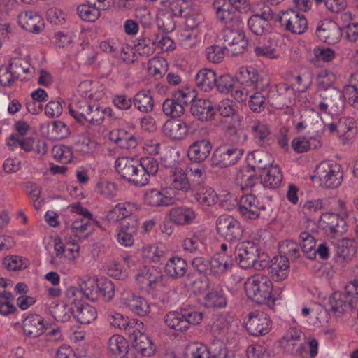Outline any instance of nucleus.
<instances>
[{
    "label": "nucleus",
    "mask_w": 358,
    "mask_h": 358,
    "mask_svg": "<svg viewBox=\"0 0 358 358\" xmlns=\"http://www.w3.org/2000/svg\"><path fill=\"white\" fill-rule=\"evenodd\" d=\"M140 226L138 217H132L122 220L117 229V241L122 246L131 247L134 243V236L137 234Z\"/></svg>",
    "instance_id": "16"
},
{
    "label": "nucleus",
    "mask_w": 358,
    "mask_h": 358,
    "mask_svg": "<svg viewBox=\"0 0 358 358\" xmlns=\"http://www.w3.org/2000/svg\"><path fill=\"white\" fill-rule=\"evenodd\" d=\"M268 88L250 91L245 87H239L233 92V97L240 102H245L249 98V108L254 112L260 113L264 110L268 101Z\"/></svg>",
    "instance_id": "11"
},
{
    "label": "nucleus",
    "mask_w": 358,
    "mask_h": 358,
    "mask_svg": "<svg viewBox=\"0 0 358 358\" xmlns=\"http://www.w3.org/2000/svg\"><path fill=\"white\" fill-rule=\"evenodd\" d=\"M187 358H209L210 354L206 345L200 343L189 344L186 350Z\"/></svg>",
    "instance_id": "64"
},
{
    "label": "nucleus",
    "mask_w": 358,
    "mask_h": 358,
    "mask_svg": "<svg viewBox=\"0 0 358 358\" xmlns=\"http://www.w3.org/2000/svg\"><path fill=\"white\" fill-rule=\"evenodd\" d=\"M336 252L343 259H351L356 252L354 241L349 238L338 240L336 243Z\"/></svg>",
    "instance_id": "53"
},
{
    "label": "nucleus",
    "mask_w": 358,
    "mask_h": 358,
    "mask_svg": "<svg viewBox=\"0 0 358 358\" xmlns=\"http://www.w3.org/2000/svg\"><path fill=\"white\" fill-rule=\"evenodd\" d=\"M92 104L87 99H79L76 97L69 106L71 115L78 122L85 123L90 112Z\"/></svg>",
    "instance_id": "35"
},
{
    "label": "nucleus",
    "mask_w": 358,
    "mask_h": 358,
    "mask_svg": "<svg viewBox=\"0 0 358 358\" xmlns=\"http://www.w3.org/2000/svg\"><path fill=\"white\" fill-rule=\"evenodd\" d=\"M110 139L119 147L124 149L134 148L137 145V139L134 134L124 129L111 131L110 133Z\"/></svg>",
    "instance_id": "36"
},
{
    "label": "nucleus",
    "mask_w": 358,
    "mask_h": 358,
    "mask_svg": "<svg viewBox=\"0 0 358 358\" xmlns=\"http://www.w3.org/2000/svg\"><path fill=\"white\" fill-rule=\"evenodd\" d=\"M245 323L248 332L254 336H261L268 334L273 325L270 316L267 313L259 310L249 313Z\"/></svg>",
    "instance_id": "12"
},
{
    "label": "nucleus",
    "mask_w": 358,
    "mask_h": 358,
    "mask_svg": "<svg viewBox=\"0 0 358 358\" xmlns=\"http://www.w3.org/2000/svg\"><path fill=\"white\" fill-rule=\"evenodd\" d=\"M244 150L227 145L217 147L213 153L212 165L213 166L227 167L236 164L243 156Z\"/></svg>",
    "instance_id": "15"
},
{
    "label": "nucleus",
    "mask_w": 358,
    "mask_h": 358,
    "mask_svg": "<svg viewBox=\"0 0 358 358\" xmlns=\"http://www.w3.org/2000/svg\"><path fill=\"white\" fill-rule=\"evenodd\" d=\"M107 349L112 355L123 358L128 352L129 345L122 336L114 334L108 339Z\"/></svg>",
    "instance_id": "42"
},
{
    "label": "nucleus",
    "mask_w": 358,
    "mask_h": 358,
    "mask_svg": "<svg viewBox=\"0 0 358 358\" xmlns=\"http://www.w3.org/2000/svg\"><path fill=\"white\" fill-rule=\"evenodd\" d=\"M133 347L142 356L150 357L154 353V348L150 339L145 335L140 336L133 341Z\"/></svg>",
    "instance_id": "58"
},
{
    "label": "nucleus",
    "mask_w": 358,
    "mask_h": 358,
    "mask_svg": "<svg viewBox=\"0 0 358 358\" xmlns=\"http://www.w3.org/2000/svg\"><path fill=\"white\" fill-rule=\"evenodd\" d=\"M52 153L54 158L62 164L70 162L73 158L71 148L63 144L55 145L52 149Z\"/></svg>",
    "instance_id": "61"
},
{
    "label": "nucleus",
    "mask_w": 358,
    "mask_h": 358,
    "mask_svg": "<svg viewBox=\"0 0 358 358\" xmlns=\"http://www.w3.org/2000/svg\"><path fill=\"white\" fill-rule=\"evenodd\" d=\"M213 8L216 11V17L221 22L228 24L232 21L234 25H236V20H239L236 17V11L225 3V0H214Z\"/></svg>",
    "instance_id": "37"
},
{
    "label": "nucleus",
    "mask_w": 358,
    "mask_h": 358,
    "mask_svg": "<svg viewBox=\"0 0 358 358\" xmlns=\"http://www.w3.org/2000/svg\"><path fill=\"white\" fill-rule=\"evenodd\" d=\"M271 278L276 281L285 280L289 271V263L287 257L276 256L271 259L268 268Z\"/></svg>",
    "instance_id": "33"
},
{
    "label": "nucleus",
    "mask_w": 358,
    "mask_h": 358,
    "mask_svg": "<svg viewBox=\"0 0 358 358\" xmlns=\"http://www.w3.org/2000/svg\"><path fill=\"white\" fill-rule=\"evenodd\" d=\"M24 333L29 336L37 337L41 335L45 328L44 319L39 315L31 314L23 320Z\"/></svg>",
    "instance_id": "32"
},
{
    "label": "nucleus",
    "mask_w": 358,
    "mask_h": 358,
    "mask_svg": "<svg viewBox=\"0 0 358 358\" xmlns=\"http://www.w3.org/2000/svg\"><path fill=\"white\" fill-rule=\"evenodd\" d=\"M187 264L182 258L175 256L169 258L165 264L164 271L172 278H178L185 275Z\"/></svg>",
    "instance_id": "39"
},
{
    "label": "nucleus",
    "mask_w": 358,
    "mask_h": 358,
    "mask_svg": "<svg viewBox=\"0 0 358 358\" xmlns=\"http://www.w3.org/2000/svg\"><path fill=\"white\" fill-rule=\"evenodd\" d=\"M170 185L172 188L187 192L190 189V183L187 173L181 169L176 167L170 176Z\"/></svg>",
    "instance_id": "45"
},
{
    "label": "nucleus",
    "mask_w": 358,
    "mask_h": 358,
    "mask_svg": "<svg viewBox=\"0 0 358 358\" xmlns=\"http://www.w3.org/2000/svg\"><path fill=\"white\" fill-rule=\"evenodd\" d=\"M120 292L119 305L123 308L128 309L140 317L147 315L150 307L148 302L142 296L134 294L125 287L117 289Z\"/></svg>",
    "instance_id": "10"
},
{
    "label": "nucleus",
    "mask_w": 358,
    "mask_h": 358,
    "mask_svg": "<svg viewBox=\"0 0 358 358\" xmlns=\"http://www.w3.org/2000/svg\"><path fill=\"white\" fill-rule=\"evenodd\" d=\"M162 275L154 266H143L136 275V281L140 289L150 292L160 282Z\"/></svg>",
    "instance_id": "19"
},
{
    "label": "nucleus",
    "mask_w": 358,
    "mask_h": 358,
    "mask_svg": "<svg viewBox=\"0 0 358 358\" xmlns=\"http://www.w3.org/2000/svg\"><path fill=\"white\" fill-rule=\"evenodd\" d=\"M204 242L205 239L201 234L195 233L183 240L182 248L187 252L197 254L205 249Z\"/></svg>",
    "instance_id": "47"
},
{
    "label": "nucleus",
    "mask_w": 358,
    "mask_h": 358,
    "mask_svg": "<svg viewBox=\"0 0 358 358\" xmlns=\"http://www.w3.org/2000/svg\"><path fill=\"white\" fill-rule=\"evenodd\" d=\"M267 206L260 202L259 199L252 194L243 195L239 201L238 210L241 215L245 220H256L260 217H265L264 211Z\"/></svg>",
    "instance_id": "13"
},
{
    "label": "nucleus",
    "mask_w": 358,
    "mask_h": 358,
    "mask_svg": "<svg viewBox=\"0 0 358 358\" xmlns=\"http://www.w3.org/2000/svg\"><path fill=\"white\" fill-rule=\"evenodd\" d=\"M191 2V0H162L161 4L162 8L170 12L173 16L182 17Z\"/></svg>",
    "instance_id": "46"
},
{
    "label": "nucleus",
    "mask_w": 358,
    "mask_h": 358,
    "mask_svg": "<svg viewBox=\"0 0 358 358\" xmlns=\"http://www.w3.org/2000/svg\"><path fill=\"white\" fill-rule=\"evenodd\" d=\"M357 131V122L354 117H343L338 121V136L353 137Z\"/></svg>",
    "instance_id": "54"
},
{
    "label": "nucleus",
    "mask_w": 358,
    "mask_h": 358,
    "mask_svg": "<svg viewBox=\"0 0 358 358\" xmlns=\"http://www.w3.org/2000/svg\"><path fill=\"white\" fill-rule=\"evenodd\" d=\"M194 199L203 207L214 205L217 201L216 192L210 187H201L199 188L194 194Z\"/></svg>",
    "instance_id": "51"
},
{
    "label": "nucleus",
    "mask_w": 358,
    "mask_h": 358,
    "mask_svg": "<svg viewBox=\"0 0 358 358\" xmlns=\"http://www.w3.org/2000/svg\"><path fill=\"white\" fill-rule=\"evenodd\" d=\"M310 107L313 110L322 112L330 116L341 114L345 108V97L341 90L331 87L328 91L310 94Z\"/></svg>",
    "instance_id": "1"
},
{
    "label": "nucleus",
    "mask_w": 358,
    "mask_h": 358,
    "mask_svg": "<svg viewBox=\"0 0 358 358\" xmlns=\"http://www.w3.org/2000/svg\"><path fill=\"white\" fill-rule=\"evenodd\" d=\"M179 45L186 50H190L198 46L201 41V31L185 29L178 36Z\"/></svg>",
    "instance_id": "43"
},
{
    "label": "nucleus",
    "mask_w": 358,
    "mask_h": 358,
    "mask_svg": "<svg viewBox=\"0 0 358 358\" xmlns=\"http://www.w3.org/2000/svg\"><path fill=\"white\" fill-rule=\"evenodd\" d=\"M92 218L81 217L76 219L71 224L72 233L78 238H83L90 230Z\"/></svg>",
    "instance_id": "62"
},
{
    "label": "nucleus",
    "mask_w": 358,
    "mask_h": 358,
    "mask_svg": "<svg viewBox=\"0 0 358 358\" xmlns=\"http://www.w3.org/2000/svg\"><path fill=\"white\" fill-rule=\"evenodd\" d=\"M195 82L202 91L208 92L215 86V73L209 69H201L196 75Z\"/></svg>",
    "instance_id": "44"
},
{
    "label": "nucleus",
    "mask_w": 358,
    "mask_h": 358,
    "mask_svg": "<svg viewBox=\"0 0 358 358\" xmlns=\"http://www.w3.org/2000/svg\"><path fill=\"white\" fill-rule=\"evenodd\" d=\"M142 257L150 262H159L164 256V251L155 244H146L142 248Z\"/></svg>",
    "instance_id": "57"
},
{
    "label": "nucleus",
    "mask_w": 358,
    "mask_h": 358,
    "mask_svg": "<svg viewBox=\"0 0 358 358\" xmlns=\"http://www.w3.org/2000/svg\"><path fill=\"white\" fill-rule=\"evenodd\" d=\"M315 34L321 41L329 44L338 43L342 36L341 30L337 23L329 19L319 22Z\"/></svg>",
    "instance_id": "20"
},
{
    "label": "nucleus",
    "mask_w": 358,
    "mask_h": 358,
    "mask_svg": "<svg viewBox=\"0 0 358 358\" xmlns=\"http://www.w3.org/2000/svg\"><path fill=\"white\" fill-rule=\"evenodd\" d=\"M3 266L9 271H18L25 269L29 265L27 259L21 256L11 255L3 259Z\"/></svg>",
    "instance_id": "59"
},
{
    "label": "nucleus",
    "mask_w": 358,
    "mask_h": 358,
    "mask_svg": "<svg viewBox=\"0 0 358 358\" xmlns=\"http://www.w3.org/2000/svg\"><path fill=\"white\" fill-rule=\"evenodd\" d=\"M136 166H138V161L127 157H119L115 162V168L117 173L127 180L134 176V170H136Z\"/></svg>",
    "instance_id": "40"
},
{
    "label": "nucleus",
    "mask_w": 358,
    "mask_h": 358,
    "mask_svg": "<svg viewBox=\"0 0 358 358\" xmlns=\"http://www.w3.org/2000/svg\"><path fill=\"white\" fill-rule=\"evenodd\" d=\"M77 11L79 17L83 20L88 22L96 21L101 15V12L98 10L96 7L90 5L87 2L85 4L78 6Z\"/></svg>",
    "instance_id": "63"
},
{
    "label": "nucleus",
    "mask_w": 358,
    "mask_h": 358,
    "mask_svg": "<svg viewBox=\"0 0 358 358\" xmlns=\"http://www.w3.org/2000/svg\"><path fill=\"white\" fill-rule=\"evenodd\" d=\"M137 210L138 206L134 203H119L108 213L106 217L109 222H116L120 220H129L132 217H137L134 215Z\"/></svg>",
    "instance_id": "27"
},
{
    "label": "nucleus",
    "mask_w": 358,
    "mask_h": 358,
    "mask_svg": "<svg viewBox=\"0 0 358 358\" xmlns=\"http://www.w3.org/2000/svg\"><path fill=\"white\" fill-rule=\"evenodd\" d=\"M234 262L231 255L217 252L208 261L209 271L214 275H221L231 269Z\"/></svg>",
    "instance_id": "26"
},
{
    "label": "nucleus",
    "mask_w": 358,
    "mask_h": 358,
    "mask_svg": "<svg viewBox=\"0 0 358 358\" xmlns=\"http://www.w3.org/2000/svg\"><path fill=\"white\" fill-rule=\"evenodd\" d=\"M282 173L278 166H271L265 169L261 175V183L266 188L275 189L280 187Z\"/></svg>",
    "instance_id": "38"
},
{
    "label": "nucleus",
    "mask_w": 358,
    "mask_h": 358,
    "mask_svg": "<svg viewBox=\"0 0 358 358\" xmlns=\"http://www.w3.org/2000/svg\"><path fill=\"white\" fill-rule=\"evenodd\" d=\"M254 13L248 20V26L255 35H264L271 29V20L274 18L271 8L262 1H255L252 3Z\"/></svg>",
    "instance_id": "3"
},
{
    "label": "nucleus",
    "mask_w": 358,
    "mask_h": 358,
    "mask_svg": "<svg viewBox=\"0 0 358 358\" xmlns=\"http://www.w3.org/2000/svg\"><path fill=\"white\" fill-rule=\"evenodd\" d=\"M182 17L185 19L186 27L191 30L202 31L208 25L202 9L192 1Z\"/></svg>",
    "instance_id": "22"
},
{
    "label": "nucleus",
    "mask_w": 358,
    "mask_h": 358,
    "mask_svg": "<svg viewBox=\"0 0 358 358\" xmlns=\"http://www.w3.org/2000/svg\"><path fill=\"white\" fill-rule=\"evenodd\" d=\"M115 290V285L110 280L106 278L97 279L98 299H101L106 302L110 301L114 297Z\"/></svg>",
    "instance_id": "50"
},
{
    "label": "nucleus",
    "mask_w": 358,
    "mask_h": 358,
    "mask_svg": "<svg viewBox=\"0 0 358 358\" xmlns=\"http://www.w3.org/2000/svg\"><path fill=\"white\" fill-rule=\"evenodd\" d=\"M279 21L287 30L294 34H301L308 27L305 16L292 8L282 11Z\"/></svg>",
    "instance_id": "17"
},
{
    "label": "nucleus",
    "mask_w": 358,
    "mask_h": 358,
    "mask_svg": "<svg viewBox=\"0 0 358 358\" xmlns=\"http://www.w3.org/2000/svg\"><path fill=\"white\" fill-rule=\"evenodd\" d=\"M254 52L257 57H265L269 59H275L279 57L277 44L274 41H268L267 43L256 46Z\"/></svg>",
    "instance_id": "60"
},
{
    "label": "nucleus",
    "mask_w": 358,
    "mask_h": 358,
    "mask_svg": "<svg viewBox=\"0 0 358 358\" xmlns=\"http://www.w3.org/2000/svg\"><path fill=\"white\" fill-rule=\"evenodd\" d=\"M336 213H322L320 217V224L327 236L337 238L344 234L348 228V217L349 210L345 203L338 200Z\"/></svg>",
    "instance_id": "2"
},
{
    "label": "nucleus",
    "mask_w": 358,
    "mask_h": 358,
    "mask_svg": "<svg viewBox=\"0 0 358 358\" xmlns=\"http://www.w3.org/2000/svg\"><path fill=\"white\" fill-rule=\"evenodd\" d=\"M301 331L296 327L288 329L285 332L284 335L278 340L279 347L287 353L301 354Z\"/></svg>",
    "instance_id": "23"
},
{
    "label": "nucleus",
    "mask_w": 358,
    "mask_h": 358,
    "mask_svg": "<svg viewBox=\"0 0 358 358\" xmlns=\"http://www.w3.org/2000/svg\"><path fill=\"white\" fill-rule=\"evenodd\" d=\"M245 290L248 298L258 303H264L272 298L273 283L266 275L258 273L247 279Z\"/></svg>",
    "instance_id": "4"
},
{
    "label": "nucleus",
    "mask_w": 358,
    "mask_h": 358,
    "mask_svg": "<svg viewBox=\"0 0 358 358\" xmlns=\"http://www.w3.org/2000/svg\"><path fill=\"white\" fill-rule=\"evenodd\" d=\"M191 113L194 117L201 121L211 120L216 113L215 106L208 99H199L195 100L191 107Z\"/></svg>",
    "instance_id": "29"
},
{
    "label": "nucleus",
    "mask_w": 358,
    "mask_h": 358,
    "mask_svg": "<svg viewBox=\"0 0 358 358\" xmlns=\"http://www.w3.org/2000/svg\"><path fill=\"white\" fill-rule=\"evenodd\" d=\"M144 200L146 204L157 207L171 205L175 199L167 189H150L145 192Z\"/></svg>",
    "instance_id": "28"
},
{
    "label": "nucleus",
    "mask_w": 358,
    "mask_h": 358,
    "mask_svg": "<svg viewBox=\"0 0 358 358\" xmlns=\"http://www.w3.org/2000/svg\"><path fill=\"white\" fill-rule=\"evenodd\" d=\"M19 25L24 30L34 34L40 33L44 28V22L37 13L24 10L18 15Z\"/></svg>",
    "instance_id": "24"
},
{
    "label": "nucleus",
    "mask_w": 358,
    "mask_h": 358,
    "mask_svg": "<svg viewBox=\"0 0 358 358\" xmlns=\"http://www.w3.org/2000/svg\"><path fill=\"white\" fill-rule=\"evenodd\" d=\"M203 320V313L194 310L171 311L164 318L166 324L176 331H185L191 324H199Z\"/></svg>",
    "instance_id": "6"
},
{
    "label": "nucleus",
    "mask_w": 358,
    "mask_h": 358,
    "mask_svg": "<svg viewBox=\"0 0 358 358\" xmlns=\"http://www.w3.org/2000/svg\"><path fill=\"white\" fill-rule=\"evenodd\" d=\"M236 79L242 86L253 91L263 90L270 85L269 80L261 75L257 69L252 66H241L236 73Z\"/></svg>",
    "instance_id": "8"
},
{
    "label": "nucleus",
    "mask_w": 358,
    "mask_h": 358,
    "mask_svg": "<svg viewBox=\"0 0 358 358\" xmlns=\"http://www.w3.org/2000/svg\"><path fill=\"white\" fill-rule=\"evenodd\" d=\"M243 23L236 20V25L231 28L227 25L222 32V40L225 50L231 55H238L244 52L248 46V41L242 30Z\"/></svg>",
    "instance_id": "5"
},
{
    "label": "nucleus",
    "mask_w": 358,
    "mask_h": 358,
    "mask_svg": "<svg viewBox=\"0 0 358 358\" xmlns=\"http://www.w3.org/2000/svg\"><path fill=\"white\" fill-rule=\"evenodd\" d=\"M238 329V320L229 313H220L213 315L211 331L217 336H225L234 333Z\"/></svg>",
    "instance_id": "21"
},
{
    "label": "nucleus",
    "mask_w": 358,
    "mask_h": 358,
    "mask_svg": "<svg viewBox=\"0 0 358 358\" xmlns=\"http://www.w3.org/2000/svg\"><path fill=\"white\" fill-rule=\"evenodd\" d=\"M133 103L138 110L149 113L153 110L154 101L150 92L140 91L134 97Z\"/></svg>",
    "instance_id": "52"
},
{
    "label": "nucleus",
    "mask_w": 358,
    "mask_h": 358,
    "mask_svg": "<svg viewBox=\"0 0 358 358\" xmlns=\"http://www.w3.org/2000/svg\"><path fill=\"white\" fill-rule=\"evenodd\" d=\"M134 170V176L129 178L128 181L137 186L146 185L151 176H155L158 171L159 164L157 159L151 157H141L138 166Z\"/></svg>",
    "instance_id": "14"
},
{
    "label": "nucleus",
    "mask_w": 358,
    "mask_h": 358,
    "mask_svg": "<svg viewBox=\"0 0 358 358\" xmlns=\"http://www.w3.org/2000/svg\"><path fill=\"white\" fill-rule=\"evenodd\" d=\"M71 315L80 324H87L96 318L97 312L94 307L88 303H83L74 306V308L68 311V313H65L62 320H68Z\"/></svg>",
    "instance_id": "25"
},
{
    "label": "nucleus",
    "mask_w": 358,
    "mask_h": 358,
    "mask_svg": "<svg viewBox=\"0 0 358 358\" xmlns=\"http://www.w3.org/2000/svg\"><path fill=\"white\" fill-rule=\"evenodd\" d=\"M164 133L166 136L176 140L185 138L188 134L187 124L180 120H169L164 124Z\"/></svg>",
    "instance_id": "34"
},
{
    "label": "nucleus",
    "mask_w": 358,
    "mask_h": 358,
    "mask_svg": "<svg viewBox=\"0 0 358 358\" xmlns=\"http://www.w3.org/2000/svg\"><path fill=\"white\" fill-rule=\"evenodd\" d=\"M67 304L64 306V310L68 311L74 308V306H78L83 304V299H85L84 294L83 293L80 285L78 287H70L66 293Z\"/></svg>",
    "instance_id": "55"
},
{
    "label": "nucleus",
    "mask_w": 358,
    "mask_h": 358,
    "mask_svg": "<svg viewBox=\"0 0 358 358\" xmlns=\"http://www.w3.org/2000/svg\"><path fill=\"white\" fill-rule=\"evenodd\" d=\"M337 78V75L333 71L323 69L317 72L315 77V83L319 89L328 91Z\"/></svg>",
    "instance_id": "48"
},
{
    "label": "nucleus",
    "mask_w": 358,
    "mask_h": 358,
    "mask_svg": "<svg viewBox=\"0 0 358 358\" xmlns=\"http://www.w3.org/2000/svg\"><path fill=\"white\" fill-rule=\"evenodd\" d=\"M224 290L220 285L213 287L204 296L203 304L207 308H223L227 305Z\"/></svg>",
    "instance_id": "41"
},
{
    "label": "nucleus",
    "mask_w": 358,
    "mask_h": 358,
    "mask_svg": "<svg viewBox=\"0 0 358 358\" xmlns=\"http://www.w3.org/2000/svg\"><path fill=\"white\" fill-rule=\"evenodd\" d=\"M216 228L217 233L229 241H236L243 235L240 224L230 216H220L216 221Z\"/></svg>",
    "instance_id": "18"
},
{
    "label": "nucleus",
    "mask_w": 358,
    "mask_h": 358,
    "mask_svg": "<svg viewBox=\"0 0 358 358\" xmlns=\"http://www.w3.org/2000/svg\"><path fill=\"white\" fill-rule=\"evenodd\" d=\"M79 285L86 299L92 301L98 300L96 279L87 278L83 280Z\"/></svg>",
    "instance_id": "56"
},
{
    "label": "nucleus",
    "mask_w": 358,
    "mask_h": 358,
    "mask_svg": "<svg viewBox=\"0 0 358 358\" xmlns=\"http://www.w3.org/2000/svg\"><path fill=\"white\" fill-rule=\"evenodd\" d=\"M315 176L322 187L336 188L341 184L343 173L338 164L328 160L322 162L316 166Z\"/></svg>",
    "instance_id": "7"
},
{
    "label": "nucleus",
    "mask_w": 358,
    "mask_h": 358,
    "mask_svg": "<svg viewBox=\"0 0 358 358\" xmlns=\"http://www.w3.org/2000/svg\"><path fill=\"white\" fill-rule=\"evenodd\" d=\"M234 258L237 264L243 269L256 268L259 259V247L254 242L245 241L238 243L234 250Z\"/></svg>",
    "instance_id": "9"
},
{
    "label": "nucleus",
    "mask_w": 358,
    "mask_h": 358,
    "mask_svg": "<svg viewBox=\"0 0 358 358\" xmlns=\"http://www.w3.org/2000/svg\"><path fill=\"white\" fill-rule=\"evenodd\" d=\"M212 150L210 142L206 139H201L194 142L189 148L188 157L194 162H203L210 155Z\"/></svg>",
    "instance_id": "31"
},
{
    "label": "nucleus",
    "mask_w": 358,
    "mask_h": 358,
    "mask_svg": "<svg viewBox=\"0 0 358 358\" xmlns=\"http://www.w3.org/2000/svg\"><path fill=\"white\" fill-rule=\"evenodd\" d=\"M169 215L170 220L178 225L189 224L196 217V211L187 206L173 207L169 210Z\"/></svg>",
    "instance_id": "30"
},
{
    "label": "nucleus",
    "mask_w": 358,
    "mask_h": 358,
    "mask_svg": "<svg viewBox=\"0 0 358 358\" xmlns=\"http://www.w3.org/2000/svg\"><path fill=\"white\" fill-rule=\"evenodd\" d=\"M174 17L170 12L161 8L156 17L158 29L163 32H172L176 24Z\"/></svg>",
    "instance_id": "49"
}]
</instances>
